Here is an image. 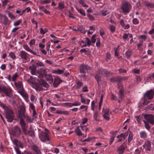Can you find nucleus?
Returning a JSON list of instances; mask_svg holds the SVG:
<instances>
[{"instance_id": "f257e3e1", "label": "nucleus", "mask_w": 154, "mask_h": 154, "mask_svg": "<svg viewBox=\"0 0 154 154\" xmlns=\"http://www.w3.org/2000/svg\"><path fill=\"white\" fill-rule=\"evenodd\" d=\"M154 95V92L152 90L147 91L144 94L143 104L145 105H147L150 102V100L153 98Z\"/></svg>"}, {"instance_id": "f03ea898", "label": "nucleus", "mask_w": 154, "mask_h": 154, "mask_svg": "<svg viewBox=\"0 0 154 154\" xmlns=\"http://www.w3.org/2000/svg\"><path fill=\"white\" fill-rule=\"evenodd\" d=\"M48 130L47 129H45V132L42 131L39 134V138L43 142L48 141L50 143V141L49 136L48 134Z\"/></svg>"}, {"instance_id": "7ed1b4c3", "label": "nucleus", "mask_w": 154, "mask_h": 154, "mask_svg": "<svg viewBox=\"0 0 154 154\" xmlns=\"http://www.w3.org/2000/svg\"><path fill=\"white\" fill-rule=\"evenodd\" d=\"M0 91L4 92L6 96L9 97H10L12 96L13 91L9 87L0 85Z\"/></svg>"}, {"instance_id": "20e7f679", "label": "nucleus", "mask_w": 154, "mask_h": 154, "mask_svg": "<svg viewBox=\"0 0 154 154\" xmlns=\"http://www.w3.org/2000/svg\"><path fill=\"white\" fill-rule=\"evenodd\" d=\"M131 8V5L127 2H122L121 5V9L125 13H128Z\"/></svg>"}, {"instance_id": "39448f33", "label": "nucleus", "mask_w": 154, "mask_h": 154, "mask_svg": "<svg viewBox=\"0 0 154 154\" xmlns=\"http://www.w3.org/2000/svg\"><path fill=\"white\" fill-rule=\"evenodd\" d=\"M7 121L9 122H11L14 119V114L12 110L10 109H7L5 113Z\"/></svg>"}, {"instance_id": "423d86ee", "label": "nucleus", "mask_w": 154, "mask_h": 154, "mask_svg": "<svg viewBox=\"0 0 154 154\" xmlns=\"http://www.w3.org/2000/svg\"><path fill=\"white\" fill-rule=\"evenodd\" d=\"M21 132L20 128L17 126H15L13 128L12 134L15 136L18 137L20 134Z\"/></svg>"}, {"instance_id": "0eeeda50", "label": "nucleus", "mask_w": 154, "mask_h": 154, "mask_svg": "<svg viewBox=\"0 0 154 154\" xmlns=\"http://www.w3.org/2000/svg\"><path fill=\"white\" fill-rule=\"evenodd\" d=\"M20 123L23 133L24 134H26L27 127L23 119H20Z\"/></svg>"}, {"instance_id": "6e6552de", "label": "nucleus", "mask_w": 154, "mask_h": 154, "mask_svg": "<svg viewBox=\"0 0 154 154\" xmlns=\"http://www.w3.org/2000/svg\"><path fill=\"white\" fill-rule=\"evenodd\" d=\"M144 117L148 122L152 125L154 124V116L149 114L144 115Z\"/></svg>"}, {"instance_id": "1a4fd4ad", "label": "nucleus", "mask_w": 154, "mask_h": 154, "mask_svg": "<svg viewBox=\"0 0 154 154\" xmlns=\"http://www.w3.org/2000/svg\"><path fill=\"white\" fill-rule=\"evenodd\" d=\"M118 88H119V91L118 93L119 97L122 99L124 97V89L122 88V86L121 84H118Z\"/></svg>"}, {"instance_id": "9d476101", "label": "nucleus", "mask_w": 154, "mask_h": 154, "mask_svg": "<svg viewBox=\"0 0 154 154\" xmlns=\"http://www.w3.org/2000/svg\"><path fill=\"white\" fill-rule=\"evenodd\" d=\"M25 107H23L22 109L18 111V117L19 119H22L23 118H25Z\"/></svg>"}, {"instance_id": "9b49d317", "label": "nucleus", "mask_w": 154, "mask_h": 154, "mask_svg": "<svg viewBox=\"0 0 154 154\" xmlns=\"http://www.w3.org/2000/svg\"><path fill=\"white\" fill-rule=\"evenodd\" d=\"M19 56L21 58L27 60L28 58V54L24 51H21L19 54Z\"/></svg>"}, {"instance_id": "f8f14e48", "label": "nucleus", "mask_w": 154, "mask_h": 154, "mask_svg": "<svg viewBox=\"0 0 154 154\" xmlns=\"http://www.w3.org/2000/svg\"><path fill=\"white\" fill-rule=\"evenodd\" d=\"M90 68L88 65L82 64L80 67V72L82 73H85V70L88 69Z\"/></svg>"}, {"instance_id": "ddd939ff", "label": "nucleus", "mask_w": 154, "mask_h": 154, "mask_svg": "<svg viewBox=\"0 0 154 154\" xmlns=\"http://www.w3.org/2000/svg\"><path fill=\"white\" fill-rule=\"evenodd\" d=\"M125 148L124 146L122 145L118 147L117 151L119 154H123L125 152Z\"/></svg>"}, {"instance_id": "4468645a", "label": "nucleus", "mask_w": 154, "mask_h": 154, "mask_svg": "<svg viewBox=\"0 0 154 154\" xmlns=\"http://www.w3.org/2000/svg\"><path fill=\"white\" fill-rule=\"evenodd\" d=\"M144 148L148 151H150L151 149V143L149 141L145 142L143 146Z\"/></svg>"}, {"instance_id": "2eb2a0df", "label": "nucleus", "mask_w": 154, "mask_h": 154, "mask_svg": "<svg viewBox=\"0 0 154 154\" xmlns=\"http://www.w3.org/2000/svg\"><path fill=\"white\" fill-rule=\"evenodd\" d=\"M47 75V72L45 69L43 68L40 69L39 76L44 77Z\"/></svg>"}, {"instance_id": "dca6fc26", "label": "nucleus", "mask_w": 154, "mask_h": 154, "mask_svg": "<svg viewBox=\"0 0 154 154\" xmlns=\"http://www.w3.org/2000/svg\"><path fill=\"white\" fill-rule=\"evenodd\" d=\"M29 69L31 70V72L32 75H35L36 72V66L35 65H32L29 67Z\"/></svg>"}, {"instance_id": "f3484780", "label": "nucleus", "mask_w": 154, "mask_h": 154, "mask_svg": "<svg viewBox=\"0 0 154 154\" xmlns=\"http://www.w3.org/2000/svg\"><path fill=\"white\" fill-rule=\"evenodd\" d=\"M23 47L27 51L29 52L34 55H36V53L34 52L32 50H31L27 45H23Z\"/></svg>"}, {"instance_id": "a211bd4d", "label": "nucleus", "mask_w": 154, "mask_h": 154, "mask_svg": "<svg viewBox=\"0 0 154 154\" xmlns=\"http://www.w3.org/2000/svg\"><path fill=\"white\" fill-rule=\"evenodd\" d=\"M100 12L102 15L103 16L107 15L110 13L109 10L107 9H103L100 11Z\"/></svg>"}, {"instance_id": "6ab92c4d", "label": "nucleus", "mask_w": 154, "mask_h": 154, "mask_svg": "<svg viewBox=\"0 0 154 154\" xmlns=\"http://www.w3.org/2000/svg\"><path fill=\"white\" fill-rule=\"evenodd\" d=\"M143 3L145 6L148 8H154V3H150L146 1H144Z\"/></svg>"}, {"instance_id": "aec40b11", "label": "nucleus", "mask_w": 154, "mask_h": 154, "mask_svg": "<svg viewBox=\"0 0 154 154\" xmlns=\"http://www.w3.org/2000/svg\"><path fill=\"white\" fill-rule=\"evenodd\" d=\"M15 85L17 88L21 90L23 89V86L21 82L18 81L17 82H15Z\"/></svg>"}, {"instance_id": "412c9836", "label": "nucleus", "mask_w": 154, "mask_h": 154, "mask_svg": "<svg viewBox=\"0 0 154 154\" xmlns=\"http://www.w3.org/2000/svg\"><path fill=\"white\" fill-rule=\"evenodd\" d=\"M128 135V132H126L125 133H122L119 135H118L117 137V138H120L123 137L124 138L123 140H124L126 137Z\"/></svg>"}, {"instance_id": "4be33fe9", "label": "nucleus", "mask_w": 154, "mask_h": 154, "mask_svg": "<svg viewBox=\"0 0 154 154\" xmlns=\"http://www.w3.org/2000/svg\"><path fill=\"white\" fill-rule=\"evenodd\" d=\"M77 30L80 31L81 33L85 34L86 31L85 30V28L82 26H80L77 27Z\"/></svg>"}, {"instance_id": "5701e85b", "label": "nucleus", "mask_w": 154, "mask_h": 154, "mask_svg": "<svg viewBox=\"0 0 154 154\" xmlns=\"http://www.w3.org/2000/svg\"><path fill=\"white\" fill-rule=\"evenodd\" d=\"M19 92L24 97H26L27 96V94L24 91V89H22L20 91H19Z\"/></svg>"}, {"instance_id": "b1692460", "label": "nucleus", "mask_w": 154, "mask_h": 154, "mask_svg": "<svg viewBox=\"0 0 154 154\" xmlns=\"http://www.w3.org/2000/svg\"><path fill=\"white\" fill-rule=\"evenodd\" d=\"M39 9L47 14H49L50 13V11H47L43 6H40Z\"/></svg>"}, {"instance_id": "393cba45", "label": "nucleus", "mask_w": 154, "mask_h": 154, "mask_svg": "<svg viewBox=\"0 0 154 154\" xmlns=\"http://www.w3.org/2000/svg\"><path fill=\"white\" fill-rule=\"evenodd\" d=\"M56 113L58 114H63L65 115H68L69 114V112L67 111H62L61 110L57 111L56 112Z\"/></svg>"}, {"instance_id": "a878e982", "label": "nucleus", "mask_w": 154, "mask_h": 154, "mask_svg": "<svg viewBox=\"0 0 154 154\" xmlns=\"http://www.w3.org/2000/svg\"><path fill=\"white\" fill-rule=\"evenodd\" d=\"M85 0H78V1L79 3L81 4L82 6L84 7L87 8L88 7V6L84 2Z\"/></svg>"}, {"instance_id": "bb28decb", "label": "nucleus", "mask_w": 154, "mask_h": 154, "mask_svg": "<svg viewBox=\"0 0 154 154\" xmlns=\"http://www.w3.org/2000/svg\"><path fill=\"white\" fill-rule=\"evenodd\" d=\"M140 137L143 139H145L147 137V134L146 132L144 131L141 132L140 133Z\"/></svg>"}, {"instance_id": "cd10ccee", "label": "nucleus", "mask_w": 154, "mask_h": 154, "mask_svg": "<svg viewBox=\"0 0 154 154\" xmlns=\"http://www.w3.org/2000/svg\"><path fill=\"white\" fill-rule=\"evenodd\" d=\"M45 77L47 81H51V82H53V79L52 77L50 75L47 74Z\"/></svg>"}, {"instance_id": "c85d7f7f", "label": "nucleus", "mask_w": 154, "mask_h": 154, "mask_svg": "<svg viewBox=\"0 0 154 154\" xmlns=\"http://www.w3.org/2000/svg\"><path fill=\"white\" fill-rule=\"evenodd\" d=\"M52 72L53 73L56 74H62L64 72V71L63 70L58 69L57 70H53Z\"/></svg>"}, {"instance_id": "c756f323", "label": "nucleus", "mask_w": 154, "mask_h": 154, "mask_svg": "<svg viewBox=\"0 0 154 154\" xmlns=\"http://www.w3.org/2000/svg\"><path fill=\"white\" fill-rule=\"evenodd\" d=\"M4 20H3V23L5 25H7L9 22V20L8 17L6 15H4Z\"/></svg>"}, {"instance_id": "7c9ffc66", "label": "nucleus", "mask_w": 154, "mask_h": 154, "mask_svg": "<svg viewBox=\"0 0 154 154\" xmlns=\"http://www.w3.org/2000/svg\"><path fill=\"white\" fill-rule=\"evenodd\" d=\"M76 9L83 16H85L86 14L85 13V11L82 9H79L77 8H76Z\"/></svg>"}, {"instance_id": "2f4dec72", "label": "nucleus", "mask_w": 154, "mask_h": 154, "mask_svg": "<svg viewBox=\"0 0 154 154\" xmlns=\"http://www.w3.org/2000/svg\"><path fill=\"white\" fill-rule=\"evenodd\" d=\"M28 133L30 136L31 137H33L35 135L34 131L31 129L28 130Z\"/></svg>"}, {"instance_id": "473e14b6", "label": "nucleus", "mask_w": 154, "mask_h": 154, "mask_svg": "<svg viewBox=\"0 0 154 154\" xmlns=\"http://www.w3.org/2000/svg\"><path fill=\"white\" fill-rule=\"evenodd\" d=\"M75 131L78 136H80L82 135V133L79 127L75 129Z\"/></svg>"}, {"instance_id": "72a5a7b5", "label": "nucleus", "mask_w": 154, "mask_h": 154, "mask_svg": "<svg viewBox=\"0 0 154 154\" xmlns=\"http://www.w3.org/2000/svg\"><path fill=\"white\" fill-rule=\"evenodd\" d=\"M132 54V52L131 50H128L125 54V56L127 57L128 58L130 57L131 55Z\"/></svg>"}, {"instance_id": "f704fd0d", "label": "nucleus", "mask_w": 154, "mask_h": 154, "mask_svg": "<svg viewBox=\"0 0 154 154\" xmlns=\"http://www.w3.org/2000/svg\"><path fill=\"white\" fill-rule=\"evenodd\" d=\"M60 83V80L58 79H54V85H56V86L57 85H59Z\"/></svg>"}, {"instance_id": "c9c22d12", "label": "nucleus", "mask_w": 154, "mask_h": 154, "mask_svg": "<svg viewBox=\"0 0 154 154\" xmlns=\"http://www.w3.org/2000/svg\"><path fill=\"white\" fill-rule=\"evenodd\" d=\"M48 32L47 29L45 28L44 29L41 28L40 29V33L41 34H44Z\"/></svg>"}, {"instance_id": "e433bc0d", "label": "nucleus", "mask_w": 154, "mask_h": 154, "mask_svg": "<svg viewBox=\"0 0 154 154\" xmlns=\"http://www.w3.org/2000/svg\"><path fill=\"white\" fill-rule=\"evenodd\" d=\"M133 133L132 132H130L129 136L128 137V142H130L133 139Z\"/></svg>"}, {"instance_id": "4c0bfd02", "label": "nucleus", "mask_w": 154, "mask_h": 154, "mask_svg": "<svg viewBox=\"0 0 154 154\" xmlns=\"http://www.w3.org/2000/svg\"><path fill=\"white\" fill-rule=\"evenodd\" d=\"M8 14L9 17L11 18L15 19V17L9 11H8Z\"/></svg>"}, {"instance_id": "58836bf2", "label": "nucleus", "mask_w": 154, "mask_h": 154, "mask_svg": "<svg viewBox=\"0 0 154 154\" xmlns=\"http://www.w3.org/2000/svg\"><path fill=\"white\" fill-rule=\"evenodd\" d=\"M94 77L98 83L101 81V78L98 75H96Z\"/></svg>"}, {"instance_id": "ea45409f", "label": "nucleus", "mask_w": 154, "mask_h": 154, "mask_svg": "<svg viewBox=\"0 0 154 154\" xmlns=\"http://www.w3.org/2000/svg\"><path fill=\"white\" fill-rule=\"evenodd\" d=\"M109 29L112 32H113L115 31L116 28L114 26L110 25L109 27Z\"/></svg>"}, {"instance_id": "a19ab883", "label": "nucleus", "mask_w": 154, "mask_h": 154, "mask_svg": "<svg viewBox=\"0 0 154 154\" xmlns=\"http://www.w3.org/2000/svg\"><path fill=\"white\" fill-rule=\"evenodd\" d=\"M106 70H104L103 69L100 70L99 71V73L100 75L104 76V74L105 73V72H105Z\"/></svg>"}, {"instance_id": "79ce46f5", "label": "nucleus", "mask_w": 154, "mask_h": 154, "mask_svg": "<svg viewBox=\"0 0 154 154\" xmlns=\"http://www.w3.org/2000/svg\"><path fill=\"white\" fill-rule=\"evenodd\" d=\"M32 116L33 119H35L37 118L36 113L35 109L33 110Z\"/></svg>"}, {"instance_id": "37998d69", "label": "nucleus", "mask_w": 154, "mask_h": 154, "mask_svg": "<svg viewBox=\"0 0 154 154\" xmlns=\"http://www.w3.org/2000/svg\"><path fill=\"white\" fill-rule=\"evenodd\" d=\"M143 122L145 124V128L148 130L149 129H150V127L148 124L145 120H143Z\"/></svg>"}, {"instance_id": "c03bdc74", "label": "nucleus", "mask_w": 154, "mask_h": 154, "mask_svg": "<svg viewBox=\"0 0 154 154\" xmlns=\"http://www.w3.org/2000/svg\"><path fill=\"white\" fill-rule=\"evenodd\" d=\"M59 6L60 9H63L64 7V3L62 2L59 3Z\"/></svg>"}, {"instance_id": "a18cd8bd", "label": "nucleus", "mask_w": 154, "mask_h": 154, "mask_svg": "<svg viewBox=\"0 0 154 154\" xmlns=\"http://www.w3.org/2000/svg\"><path fill=\"white\" fill-rule=\"evenodd\" d=\"M77 87L78 88H79L83 86V83L80 81H78L77 83Z\"/></svg>"}, {"instance_id": "49530a36", "label": "nucleus", "mask_w": 154, "mask_h": 154, "mask_svg": "<svg viewBox=\"0 0 154 154\" xmlns=\"http://www.w3.org/2000/svg\"><path fill=\"white\" fill-rule=\"evenodd\" d=\"M9 56L13 59L15 58L16 56L14 53L13 52L10 53L9 54Z\"/></svg>"}, {"instance_id": "de8ad7c7", "label": "nucleus", "mask_w": 154, "mask_h": 154, "mask_svg": "<svg viewBox=\"0 0 154 154\" xmlns=\"http://www.w3.org/2000/svg\"><path fill=\"white\" fill-rule=\"evenodd\" d=\"M51 0H43L42 1H41V3L42 4H48L50 3Z\"/></svg>"}, {"instance_id": "09e8293b", "label": "nucleus", "mask_w": 154, "mask_h": 154, "mask_svg": "<svg viewBox=\"0 0 154 154\" xmlns=\"http://www.w3.org/2000/svg\"><path fill=\"white\" fill-rule=\"evenodd\" d=\"M32 148H33V150L35 152H37V151L39 150V149H38V146L35 145H33L32 146Z\"/></svg>"}, {"instance_id": "8fccbe9b", "label": "nucleus", "mask_w": 154, "mask_h": 154, "mask_svg": "<svg viewBox=\"0 0 154 154\" xmlns=\"http://www.w3.org/2000/svg\"><path fill=\"white\" fill-rule=\"evenodd\" d=\"M87 16H88L89 18L90 19V20H93L94 19V18L93 17L92 15H91V14H87Z\"/></svg>"}, {"instance_id": "3c124183", "label": "nucleus", "mask_w": 154, "mask_h": 154, "mask_svg": "<svg viewBox=\"0 0 154 154\" xmlns=\"http://www.w3.org/2000/svg\"><path fill=\"white\" fill-rule=\"evenodd\" d=\"M86 40L85 42L87 43L88 45L90 46L91 44V42L90 40L88 37L86 38Z\"/></svg>"}, {"instance_id": "603ef678", "label": "nucleus", "mask_w": 154, "mask_h": 154, "mask_svg": "<svg viewBox=\"0 0 154 154\" xmlns=\"http://www.w3.org/2000/svg\"><path fill=\"white\" fill-rule=\"evenodd\" d=\"M96 36L95 35H94L92 37L91 39V42L93 43H94L96 42V39L95 38Z\"/></svg>"}, {"instance_id": "864d4df0", "label": "nucleus", "mask_w": 154, "mask_h": 154, "mask_svg": "<svg viewBox=\"0 0 154 154\" xmlns=\"http://www.w3.org/2000/svg\"><path fill=\"white\" fill-rule=\"evenodd\" d=\"M132 22L134 24H137L139 23V21L137 18H134Z\"/></svg>"}, {"instance_id": "5fc2aeb1", "label": "nucleus", "mask_w": 154, "mask_h": 154, "mask_svg": "<svg viewBox=\"0 0 154 154\" xmlns=\"http://www.w3.org/2000/svg\"><path fill=\"white\" fill-rule=\"evenodd\" d=\"M21 22L20 20H17L14 22V25L15 26H17L20 24Z\"/></svg>"}, {"instance_id": "6e6d98bb", "label": "nucleus", "mask_w": 154, "mask_h": 154, "mask_svg": "<svg viewBox=\"0 0 154 154\" xmlns=\"http://www.w3.org/2000/svg\"><path fill=\"white\" fill-rule=\"evenodd\" d=\"M18 75L17 73H15L13 75L12 78V80L13 81H15L16 78L18 77Z\"/></svg>"}, {"instance_id": "4d7b16f0", "label": "nucleus", "mask_w": 154, "mask_h": 154, "mask_svg": "<svg viewBox=\"0 0 154 154\" xmlns=\"http://www.w3.org/2000/svg\"><path fill=\"white\" fill-rule=\"evenodd\" d=\"M98 116V112L96 111L94 112V118L96 120H97V117Z\"/></svg>"}, {"instance_id": "13d9d810", "label": "nucleus", "mask_w": 154, "mask_h": 154, "mask_svg": "<svg viewBox=\"0 0 154 154\" xmlns=\"http://www.w3.org/2000/svg\"><path fill=\"white\" fill-rule=\"evenodd\" d=\"M109 109H106L104 110L103 115H109Z\"/></svg>"}, {"instance_id": "bf43d9fd", "label": "nucleus", "mask_w": 154, "mask_h": 154, "mask_svg": "<svg viewBox=\"0 0 154 154\" xmlns=\"http://www.w3.org/2000/svg\"><path fill=\"white\" fill-rule=\"evenodd\" d=\"M72 106H79L81 104L80 102H75L74 103H72Z\"/></svg>"}, {"instance_id": "052dcab7", "label": "nucleus", "mask_w": 154, "mask_h": 154, "mask_svg": "<svg viewBox=\"0 0 154 154\" xmlns=\"http://www.w3.org/2000/svg\"><path fill=\"white\" fill-rule=\"evenodd\" d=\"M27 121L29 122H33V119H32L29 116H27L26 118Z\"/></svg>"}, {"instance_id": "680f3d73", "label": "nucleus", "mask_w": 154, "mask_h": 154, "mask_svg": "<svg viewBox=\"0 0 154 154\" xmlns=\"http://www.w3.org/2000/svg\"><path fill=\"white\" fill-rule=\"evenodd\" d=\"M111 58V55L109 53H107L106 54V61H108V60H110Z\"/></svg>"}, {"instance_id": "e2e57ef3", "label": "nucleus", "mask_w": 154, "mask_h": 154, "mask_svg": "<svg viewBox=\"0 0 154 154\" xmlns=\"http://www.w3.org/2000/svg\"><path fill=\"white\" fill-rule=\"evenodd\" d=\"M135 118H136L137 121L138 123L140 122V120L142 119V118L140 116H135Z\"/></svg>"}, {"instance_id": "0e129e2a", "label": "nucleus", "mask_w": 154, "mask_h": 154, "mask_svg": "<svg viewBox=\"0 0 154 154\" xmlns=\"http://www.w3.org/2000/svg\"><path fill=\"white\" fill-rule=\"evenodd\" d=\"M100 38H98L97 40V42L96 43V45L97 47H99L100 46Z\"/></svg>"}, {"instance_id": "69168bd1", "label": "nucleus", "mask_w": 154, "mask_h": 154, "mask_svg": "<svg viewBox=\"0 0 154 154\" xmlns=\"http://www.w3.org/2000/svg\"><path fill=\"white\" fill-rule=\"evenodd\" d=\"M80 97L81 98V102L82 103H85V100L84 97L82 95V94H81Z\"/></svg>"}, {"instance_id": "338daca9", "label": "nucleus", "mask_w": 154, "mask_h": 154, "mask_svg": "<svg viewBox=\"0 0 154 154\" xmlns=\"http://www.w3.org/2000/svg\"><path fill=\"white\" fill-rule=\"evenodd\" d=\"M47 46L46 47V48L47 51H49V48L50 46V43L49 42H48L47 44Z\"/></svg>"}, {"instance_id": "774afa93", "label": "nucleus", "mask_w": 154, "mask_h": 154, "mask_svg": "<svg viewBox=\"0 0 154 154\" xmlns=\"http://www.w3.org/2000/svg\"><path fill=\"white\" fill-rule=\"evenodd\" d=\"M42 84L45 87L48 88L49 85L45 81H43L42 82Z\"/></svg>"}]
</instances>
